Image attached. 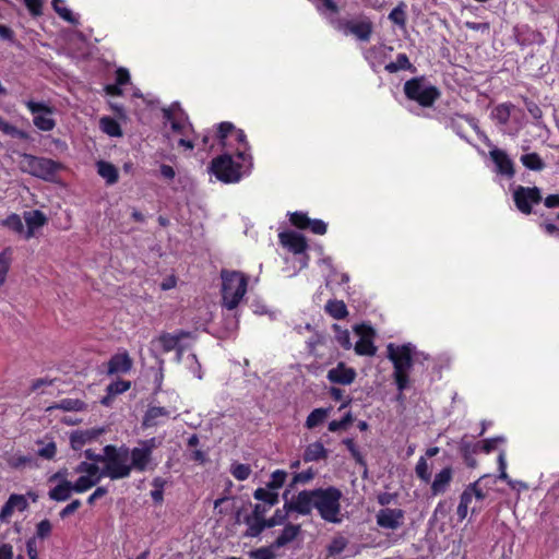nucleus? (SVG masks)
<instances>
[{
	"label": "nucleus",
	"instance_id": "24",
	"mask_svg": "<svg viewBox=\"0 0 559 559\" xmlns=\"http://www.w3.org/2000/svg\"><path fill=\"white\" fill-rule=\"evenodd\" d=\"M24 218L27 225L26 239L34 236L35 228L41 227L47 223L46 215L39 210L25 213Z\"/></svg>",
	"mask_w": 559,
	"mask_h": 559
},
{
	"label": "nucleus",
	"instance_id": "6",
	"mask_svg": "<svg viewBox=\"0 0 559 559\" xmlns=\"http://www.w3.org/2000/svg\"><path fill=\"white\" fill-rule=\"evenodd\" d=\"M404 94L407 99L416 102L421 107H431L440 98L441 92L424 75L415 76L404 83Z\"/></svg>",
	"mask_w": 559,
	"mask_h": 559
},
{
	"label": "nucleus",
	"instance_id": "53",
	"mask_svg": "<svg viewBox=\"0 0 559 559\" xmlns=\"http://www.w3.org/2000/svg\"><path fill=\"white\" fill-rule=\"evenodd\" d=\"M415 472H416L417 477L420 480H423L425 483L430 481L431 474L429 472L427 461L424 456L419 457V460L416 464V467H415Z\"/></svg>",
	"mask_w": 559,
	"mask_h": 559
},
{
	"label": "nucleus",
	"instance_id": "56",
	"mask_svg": "<svg viewBox=\"0 0 559 559\" xmlns=\"http://www.w3.org/2000/svg\"><path fill=\"white\" fill-rule=\"evenodd\" d=\"M8 501L12 506L13 510L16 509L20 512L25 511L28 507V502L23 495L12 493Z\"/></svg>",
	"mask_w": 559,
	"mask_h": 559
},
{
	"label": "nucleus",
	"instance_id": "14",
	"mask_svg": "<svg viewBox=\"0 0 559 559\" xmlns=\"http://www.w3.org/2000/svg\"><path fill=\"white\" fill-rule=\"evenodd\" d=\"M287 495L288 490H286L283 495V498L285 499L283 508L276 509L274 514L270 519H265V522L259 526L262 532L266 528H272L277 525L285 524L288 519V514L290 512H297V509H295V506L297 504V498L295 497L293 500H287Z\"/></svg>",
	"mask_w": 559,
	"mask_h": 559
},
{
	"label": "nucleus",
	"instance_id": "35",
	"mask_svg": "<svg viewBox=\"0 0 559 559\" xmlns=\"http://www.w3.org/2000/svg\"><path fill=\"white\" fill-rule=\"evenodd\" d=\"M50 408L61 409L64 412H82L86 409V404L79 399H63Z\"/></svg>",
	"mask_w": 559,
	"mask_h": 559
},
{
	"label": "nucleus",
	"instance_id": "49",
	"mask_svg": "<svg viewBox=\"0 0 559 559\" xmlns=\"http://www.w3.org/2000/svg\"><path fill=\"white\" fill-rule=\"evenodd\" d=\"M0 225L19 234L24 230L23 222L21 217L15 213L10 214L7 218H4L1 222Z\"/></svg>",
	"mask_w": 559,
	"mask_h": 559
},
{
	"label": "nucleus",
	"instance_id": "46",
	"mask_svg": "<svg viewBox=\"0 0 559 559\" xmlns=\"http://www.w3.org/2000/svg\"><path fill=\"white\" fill-rule=\"evenodd\" d=\"M353 421H354V416L350 412H348L340 420L330 421L328 429L331 432L345 430Z\"/></svg>",
	"mask_w": 559,
	"mask_h": 559
},
{
	"label": "nucleus",
	"instance_id": "5",
	"mask_svg": "<svg viewBox=\"0 0 559 559\" xmlns=\"http://www.w3.org/2000/svg\"><path fill=\"white\" fill-rule=\"evenodd\" d=\"M388 357L394 367V381L400 391L408 385V372L413 367V354L409 344L394 345L390 343L386 347Z\"/></svg>",
	"mask_w": 559,
	"mask_h": 559
},
{
	"label": "nucleus",
	"instance_id": "26",
	"mask_svg": "<svg viewBox=\"0 0 559 559\" xmlns=\"http://www.w3.org/2000/svg\"><path fill=\"white\" fill-rule=\"evenodd\" d=\"M384 70L389 73H396L401 70L415 72L416 68L409 61V58L406 53L402 52L396 56V60L393 62H389L384 66Z\"/></svg>",
	"mask_w": 559,
	"mask_h": 559
},
{
	"label": "nucleus",
	"instance_id": "47",
	"mask_svg": "<svg viewBox=\"0 0 559 559\" xmlns=\"http://www.w3.org/2000/svg\"><path fill=\"white\" fill-rule=\"evenodd\" d=\"M287 478V473L283 469H276L271 474V479L266 487L271 490H277L283 487Z\"/></svg>",
	"mask_w": 559,
	"mask_h": 559
},
{
	"label": "nucleus",
	"instance_id": "15",
	"mask_svg": "<svg viewBox=\"0 0 559 559\" xmlns=\"http://www.w3.org/2000/svg\"><path fill=\"white\" fill-rule=\"evenodd\" d=\"M405 512L402 509L384 508L376 514V521L381 528L395 531L404 523Z\"/></svg>",
	"mask_w": 559,
	"mask_h": 559
},
{
	"label": "nucleus",
	"instance_id": "34",
	"mask_svg": "<svg viewBox=\"0 0 559 559\" xmlns=\"http://www.w3.org/2000/svg\"><path fill=\"white\" fill-rule=\"evenodd\" d=\"M235 140L240 144V147L237 148L236 155L242 162H247L251 159V156L248 154L250 148L249 143L247 141V135L243 130L236 129L234 132Z\"/></svg>",
	"mask_w": 559,
	"mask_h": 559
},
{
	"label": "nucleus",
	"instance_id": "55",
	"mask_svg": "<svg viewBox=\"0 0 559 559\" xmlns=\"http://www.w3.org/2000/svg\"><path fill=\"white\" fill-rule=\"evenodd\" d=\"M274 549H276V548L272 547V544L269 547H260L255 550H252L250 552V557L253 559H274L275 558V554L273 551Z\"/></svg>",
	"mask_w": 559,
	"mask_h": 559
},
{
	"label": "nucleus",
	"instance_id": "41",
	"mask_svg": "<svg viewBox=\"0 0 559 559\" xmlns=\"http://www.w3.org/2000/svg\"><path fill=\"white\" fill-rule=\"evenodd\" d=\"M289 223L296 227L297 229L306 230L308 229L310 217L307 213L301 211H296L293 213H288Z\"/></svg>",
	"mask_w": 559,
	"mask_h": 559
},
{
	"label": "nucleus",
	"instance_id": "37",
	"mask_svg": "<svg viewBox=\"0 0 559 559\" xmlns=\"http://www.w3.org/2000/svg\"><path fill=\"white\" fill-rule=\"evenodd\" d=\"M0 131L7 135H10L12 138H16L20 140L26 141L29 139V134L26 131L16 128L15 126H13L10 122H8L7 120H4L2 117H0Z\"/></svg>",
	"mask_w": 559,
	"mask_h": 559
},
{
	"label": "nucleus",
	"instance_id": "58",
	"mask_svg": "<svg viewBox=\"0 0 559 559\" xmlns=\"http://www.w3.org/2000/svg\"><path fill=\"white\" fill-rule=\"evenodd\" d=\"M308 229L314 235H325L328 230V224L319 218H310Z\"/></svg>",
	"mask_w": 559,
	"mask_h": 559
},
{
	"label": "nucleus",
	"instance_id": "19",
	"mask_svg": "<svg viewBox=\"0 0 559 559\" xmlns=\"http://www.w3.org/2000/svg\"><path fill=\"white\" fill-rule=\"evenodd\" d=\"M191 337H193L192 332L177 330L174 333L163 332L154 343L162 348L163 353H169L178 346V342H182V340Z\"/></svg>",
	"mask_w": 559,
	"mask_h": 559
},
{
	"label": "nucleus",
	"instance_id": "29",
	"mask_svg": "<svg viewBox=\"0 0 559 559\" xmlns=\"http://www.w3.org/2000/svg\"><path fill=\"white\" fill-rule=\"evenodd\" d=\"M97 173L108 185H114L119 179L118 169L109 162L99 160L97 163Z\"/></svg>",
	"mask_w": 559,
	"mask_h": 559
},
{
	"label": "nucleus",
	"instance_id": "16",
	"mask_svg": "<svg viewBox=\"0 0 559 559\" xmlns=\"http://www.w3.org/2000/svg\"><path fill=\"white\" fill-rule=\"evenodd\" d=\"M489 156L492 163L496 166L497 174L504 176L507 178H513L515 175V167L513 160L507 154L506 151L493 146L489 151Z\"/></svg>",
	"mask_w": 559,
	"mask_h": 559
},
{
	"label": "nucleus",
	"instance_id": "33",
	"mask_svg": "<svg viewBox=\"0 0 559 559\" xmlns=\"http://www.w3.org/2000/svg\"><path fill=\"white\" fill-rule=\"evenodd\" d=\"M329 413H330V408H323V407L314 408L308 415L306 423H305V427L307 429H313V428L320 426L328 418Z\"/></svg>",
	"mask_w": 559,
	"mask_h": 559
},
{
	"label": "nucleus",
	"instance_id": "60",
	"mask_svg": "<svg viewBox=\"0 0 559 559\" xmlns=\"http://www.w3.org/2000/svg\"><path fill=\"white\" fill-rule=\"evenodd\" d=\"M10 269V257L5 251L0 253V286L5 282Z\"/></svg>",
	"mask_w": 559,
	"mask_h": 559
},
{
	"label": "nucleus",
	"instance_id": "31",
	"mask_svg": "<svg viewBox=\"0 0 559 559\" xmlns=\"http://www.w3.org/2000/svg\"><path fill=\"white\" fill-rule=\"evenodd\" d=\"M253 498L258 501L263 502L262 504H265L267 507H274L278 503L280 498L278 493L274 490L266 488L259 487L253 491Z\"/></svg>",
	"mask_w": 559,
	"mask_h": 559
},
{
	"label": "nucleus",
	"instance_id": "22",
	"mask_svg": "<svg viewBox=\"0 0 559 559\" xmlns=\"http://www.w3.org/2000/svg\"><path fill=\"white\" fill-rule=\"evenodd\" d=\"M300 532L301 526L299 524L286 523L281 534L272 543V547L278 549L286 546L287 544L294 542Z\"/></svg>",
	"mask_w": 559,
	"mask_h": 559
},
{
	"label": "nucleus",
	"instance_id": "57",
	"mask_svg": "<svg viewBox=\"0 0 559 559\" xmlns=\"http://www.w3.org/2000/svg\"><path fill=\"white\" fill-rule=\"evenodd\" d=\"M52 531V525L48 519L41 520L36 525V536L37 538L45 539L47 538Z\"/></svg>",
	"mask_w": 559,
	"mask_h": 559
},
{
	"label": "nucleus",
	"instance_id": "51",
	"mask_svg": "<svg viewBox=\"0 0 559 559\" xmlns=\"http://www.w3.org/2000/svg\"><path fill=\"white\" fill-rule=\"evenodd\" d=\"M131 386V382L122 379H118L116 381H112L107 386V393L108 395H118L127 392Z\"/></svg>",
	"mask_w": 559,
	"mask_h": 559
},
{
	"label": "nucleus",
	"instance_id": "20",
	"mask_svg": "<svg viewBox=\"0 0 559 559\" xmlns=\"http://www.w3.org/2000/svg\"><path fill=\"white\" fill-rule=\"evenodd\" d=\"M108 374L128 373L133 361L127 352L115 354L108 361Z\"/></svg>",
	"mask_w": 559,
	"mask_h": 559
},
{
	"label": "nucleus",
	"instance_id": "13",
	"mask_svg": "<svg viewBox=\"0 0 559 559\" xmlns=\"http://www.w3.org/2000/svg\"><path fill=\"white\" fill-rule=\"evenodd\" d=\"M271 507H267L262 503H255L251 514L245 516V524L247 525V531L245 536L247 537H258L262 534V530L259 526L265 522V514L270 510Z\"/></svg>",
	"mask_w": 559,
	"mask_h": 559
},
{
	"label": "nucleus",
	"instance_id": "23",
	"mask_svg": "<svg viewBox=\"0 0 559 559\" xmlns=\"http://www.w3.org/2000/svg\"><path fill=\"white\" fill-rule=\"evenodd\" d=\"M164 118L170 122L174 132L186 135L188 122L183 112L175 114L171 109H164Z\"/></svg>",
	"mask_w": 559,
	"mask_h": 559
},
{
	"label": "nucleus",
	"instance_id": "2",
	"mask_svg": "<svg viewBox=\"0 0 559 559\" xmlns=\"http://www.w3.org/2000/svg\"><path fill=\"white\" fill-rule=\"evenodd\" d=\"M222 278V305L228 310L236 309L248 288L249 278L239 271L223 270Z\"/></svg>",
	"mask_w": 559,
	"mask_h": 559
},
{
	"label": "nucleus",
	"instance_id": "30",
	"mask_svg": "<svg viewBox=\"0 0 559 559\" xmlns=\"http://www.w3.org/2000/svg\"><path fill=\"white\" fill-rule=\"evenodd\" d=\"M474 448L475 445H471V440H468L466 436L462 438L459 447L460 453L466 466L471 468H474L477 465Z\"/></svg>",
	"mask_w": 559,
	"mask_h": 559
},
{
	"label": "nucleus",
	"instance_id": "27",
	"mask_svg": "<svg viewBox=\"0 0 559 559\" xmlns=\"http://www.w3.org/2000/svg\"><path fill=\"white\" fill-rule=\"evenodd\" d=\"M73 491L72 483L70 480H62L52 489L49 490L48 496L55 501H67Z\"/></svg>",
	"mask_w": 559,
	"mask_h": 559
},
{
	"label": "nucleus",
	"instance_id": "12",
	"mask_svg": "<svg viewBox=\"0 0 559 559\" xmlns=\"http://www.w3.org/2000/svg\"><path fill=\"white\" fill-rule=\"evenodd\" d=\"M341 29L345 34L354 35L360 41H369L373 33V23L368 16L361 15L359 20L342 22Z\"/></svg>",
	"mask_w": 559,
	"mask_h": 559
},
{
	"label": "nucleus",
	"instance_id": "18",
	"mask_svg": "<svg viewBox=\"0 0 559 559\" xmlns=\"http://www.w3.org/2000/svg\"><path fill=\"white\" fill-rule=\"evenodd\" d=\"M357 377V372L353 367H348L345 362L340 361L336 367L330 369L326 379L334 384L349 385Z\"/></svg>",
	"mask_w": 559,
	"mask_h": 559
},
{
	"label": "nucleus",
	"instance_id": "39",
	"mask_svg": "<svg viewBox=\"0 0 559 559\" xmlns=\"http://www.w3.org/2000/svg\"><path fill=\"white\" fill-rule=\"evenodd\" d=\"M99 481V477L92 478L82 475L74 483H72V488L74 492L82 493L93 488Z\"/></svg>",
	"mask_w": 559,
	"mask_h": 559
},
{
	"label": "nucleus",
	"instance_id": "62",
	"mask_svg": "<svg viewBox=\"0 0 559 559\" xmlns=\"http://www.w3.org/2000/svg\"><path fill=\"white\" fill-rule=\"evenodd\" d=\"M480 479L467 485L468 490L474 497L475 502L483 501L487 497V492L480 488Z\"/></svg>",
	"mask_w": 559,
	"mask_h": 559
},
{
	"label": "nucleus",
	"instance_id": "59",
	"mask_svg": "<svg viewBox=\"0 0 559 559\" xmlns=\"http://www.w3.org/2000/svg\"><path fill=\"white\" fill-rule=\"evenodd\" d=\"M502 442H504L503 437H495V438L481 440L480 441L481 451L484 453H490L493 450H496V448L498 447L499 443H502Z\"/></svg>",
	"mask_w": 559,
	"mask_h": 559
},
{
	"label": "nucleus",
	"instance_id": "10",
	"mask_svg": "<svg viewBox=\"0 0 559 559\" xmlns=\"http://www.w3.org/2000/svg\"><path fill=\"white\" fill-rule=\"evenodd\" d=\"M155 447V439L152 438L143 442V447L129 449V459L131 472L136 471L140 473L145 472L152 461V453Z\"/></svg>",
	"mask_w": 559,
	"mask_h": 559
},
{
	"label": "nucleus",
	"instance_id": "45",
	"mask_svg": "<svg viewBox=\"0 0 559 559\" xmlns=\"http://www.w3.org/2000/svg\"><path fill=\"white\" fill-rule=\"evenodd\" d=\"M251 467L249 464L234 463L230 466V473L237 480H246L251 474Z\"/></svg>",
	"mask_w": 559,
	"mask_h": 559
},
{
	"label": "nucleus",
	"instance_id": "50",
	"mask_svg": "<svg viewBox=\"0 0 559 559\" xmlns=\"http://www.w3.org/2000/svg\"><path fill=\"white\" fill-rule=\"evenodd\" d=\"M235 130H236V128H235V126L231 122H228V121L221 122L217 126V130H216V138L219 141V143L225 145L226 144V142H225L226 139L230 134L234 135Z\"/></svg>",
	"mask_w": 559,
	"mask_h": 559
},
{
	"label": "nucleus",
	"instance_id": "61",
	"mask_svg": "<svg viewBox=\"0 0 559 559\" xmlns=\"http://www.w3.org/2000/svg\"><path fill=\"white\" fill-rule=\"evenodd\" d=\"M473 501H474V497L471 493V491L468 490V488L466 487L460 496V502L465 504L468 509H471L472 514H477L481 508L480 507L477 508L476 506L471 508V504Z\"/></svg>",
	"mask_w": 559,
	"mask_h": 559
},
{
	"label": "nucleus",
	"instance_id": "9",
	"mask_svg": "<svg viewBox=\"0 0 559 559\" xmlns=\"http://www.w3.org/2000/svg\"><path fill=\"white\" fill-rule=\"evenodd\" d=\"M513 201L522 214L530 215L533 213V206L543 201L542 190L538 187L519 186L513 191Z\"/></svg>",
	"mask_w": 559,
	"mask_h": 559
},
{
	"label": "nucleus",
	"instance_id": "8",
	"mask_svg": "<svg viewBox=\"0 0 559 559\" xmlns=\"http://www.w3.org/2000/svg\"><path fill=\"white\" fill-rule=\"evenodd\" d=\"M24 105L33 115V123L40 131H51L56 127V120L52 118L53 107L44 102L33 99L24 102Z\"/></svg>",
	"mask_w": 559,
	"mask_h": 559
},
{
	"label": "nucleus",
	"instance_id": "32",
	"mask_svg": "<svg viewBox=\"0 0 559 559\" xmlns=\"http://www.w3.org/2000/svg\"><path fill=\"white\" fill-rule=\"evenodd\" d=\"M520 160H521L522 165L525 168H527L528 170L542 171V170H544L546 168L545 162L539 156V154H537L535 152L523 154L520 157Z\"/></svg>",
	"mask_w": 559,
	"mask_h": 559
},
{
	"label": "nucleus",
	"instance_id": "28",
	"mask_svg": "<svg viewBox=\"0 0 559 559\" xmlns=\"http://www.w3.org/2000/svg\"><path fill=\"white\" fill-rule=\"evenodd\" d=\"M325 312L335 320H343L348 316V310L343 300L331 299L324 307Z\"/></svg>",
	"mask_w": 559,
	"mask_h": 559
},
{
	"label": "nucleus",
	"instance_id": "43",
	"mask_svg": "<svg viewBox=\"0 0 559 559\" xmlns=\"http://www.w3.org/2000/svg\"><path fill=\"white\" fill-rule=\"evenodd\" d=\"M511 108V104H500L496 106L495 109L492 110V116L500 124H506L510 119Z\"/></svg>",
	"mask_w": 559,
	"mask_h": 559
},
{
	"label": "nucleus",
	"instance_id": "52",
	"mask_svg": "<svg viewBox=\"0 0 559 559\" xmlns=\"http://www.w3.org/2000/svg\"><path fill=\"white\" fill-rule=\"evenodd\" d=\"M403 7L404 3H401L389 13V20L402 27L406 24V13Z\"/></svg>",
	"mask_w": 559,
	"mask_h": 559
},
{
	"label": "nucleus",
	"instance_id": "36",
	"mask_svg": "<svg viewBox=\"0 0 559 559\" xmlns=\"http://www.w3.org/2000/svg\"><path fill=\"white\" fill-rule=\"evenodd\" d=\"M388 49L389 51H392L393 50V47L389 46L386 47L385 45H379V46H372L370 47L367 51H366V60L372 66L374 67L376 63H382L383 61V58H384V53L383 51Z\"/></svg>",
	"mask_w": 559,
	"mask_h": 559
},
{
	"label": "nucleus",
	"instance_id": "25",
	"mask_svg": "<svg viewBox=\"0 0 559 559\" xmlns=\"http://www.w3.org/2000/svg\"><path fill=\"white\" fill-rule=\"evenodd\" d=\"M302 457L305 462H318L320 460H325L328 457V450L324 448L322 442L316 441L306 448Z\"/></svg>",
	"mask_w": 559,
	"mask_h": 559
},
{
	"label": "nucleus",
	"instance_id": "64",
	"mask_svg": "<svg viewBox=\"0 0 559 559\" xmlns=\"http://www.w3.org/2000/svg\"><path fill=\"white\" fill-rule=\"evenodd\" d=\"M31 15L39 16L43 14V0H23Z\"/></svg>",
	"mask_w": 559,
	"mask_h": 559
},
{
	"label": "nucleus",
	"instance_id": "21",
	"mask_svg": "<svg viewBox=\"0 0 559 559\" xmlns=\"http://www.w3.org/2000/svg\"><path fill=\"white\" fill-rule=\"evenodd\" d=\"M453 478V469L451 466L442 468L436 474L430 490L432 496L444 493Z\"/></svg>",
	"mask_w": 559,
	"mask_h": 559
},
{
	"label": "nucleus",
	"instance_id": "54",
	"mask_svg": "<svg viewBox=\"0 0 559 559\" xmlns=\"http://www.w3.org/2000/svg\"><path fill=\"white\" fill-rule=\"evenodd\" d=\"M329 394H330L331 399L336 401V402L337 401H343V403L340 406V409L346 408L352 403V397H349L348 395L345 396L344 395V390H342V389H340L337 386H331L330 390H329Z\"/></svg>",
	"mask_w": 559,
	"mask_h": 559
},
{
	"label": "nucleus",
	"instance_id": "48",
	"mask_svg": "<svg viewBox=\"0 0 559 559\" xmlns=\"http://www.w3.org/2000/svg\"><path fill=\"white\" fill-rule=\"evenodd\" d=\"M58 2H63V0H52V8L56 11V13L64 21L71 23V24H78L79 21L74 16L71 10H69L66 7L58 5Z\"/></svg>",
	"mask_w": 559,
	"mask_h": 559
},
{
	"label": "nucleus",
	"instance_id": "63",
	"mask_svg": "<svg viewBox=\"0 0 559 559\" xmlns=\"http://www.w3.org/2000/svg\"><path fill=\"white\" fill-rule=\"evenodd\" d=\"M313 477H314L313 469L312 468H308L306 471H302L300 473L295 474L294 477H293V483L290 484V486H293L295 484H307L310 480H312Z\"/></svg>",
	"mask_w": 559,
	"mask_h": 559
},
{
	"label": "nucleus",
	"instance_id": "44",
	"mask_svg": "<svg viewBox=\"0 0 559 559\" xmlns=\"http://www.w3.org/2000/svg\"><path fill=\"white\" fill-rule=\"evenodd\" d=\"M347 546V540L344 537H335L328 546V555L325 559H330L331 557H335L345 550Z\"/></svg>",
	"mask_w": 559,
	"mask_h": 559
},
{
	"label": "nucleus",
	"instance_id": "1",
	"mask_svg": "<svg viewBox=\"0 0 559 559\" xmlns=\"http://www.w3.org/2000/svg\"><path fill=\"white\" fill-rule=\"evenodd\" d=\"M343 497L342 491L334 486L326 488L305 489L298 492L296 496L297 513L301 515H309L314 508L321 519L330 523L341 522V499Z\"/></svg>",
	"mask_w": 559,
	"mask_h": 559
},
{
	"label": "nucleus",
	"instance_id": "17",
	"mask_svg": "<svg viewBox=\"0 0 559 559\" xmlns=\"http://www.w3.org/2000/svg\"><path fill=\"white\" fill-rule=\"evenodd\" d=\"M278 240L284 248L288 249L294 254H301L308 248L306 237L294 230L281 231L278 234Z\"/></svg>",
	"mask_w": 559,
	"mask_h": 559
},
{
	"label": "nucleus",
	"instance_id": "7",
	"mask_svg": "<svg viewBox=\"0 0 559 559\" xmlns=\"http://www.w3.org/2000/svg\"><path fill=\"white\" fill-rule=\"evenodd\" d=\"M210 171L224 183H236L242 178V165L235 162L229 154H222L213 158Z\"/></svg>",
	"mask_w": 559,
	"mask_h": 559
},
{
	"label": "nucleus",
	"instance_id": "38",
	"mask_svg": "<svg viewBox=\"0 0 559 559\" xmlns=\"http://www.w3.org/2000/svg\"><path fill=\"white\" fill-rule=\"evenodd\" d=\"M100 128L103 132L110 136H121L122 130L119 122L111 117H103L100 119Z\"/></svg>",
	"mask_w": 559,
	"mask_h": 559
},
{
	"label": "nucleus",
	"instance_id": "3",
	"mask_svg": "<svg viewBox=\"0 0 559 559\" xmlns=\"http://www.w3.org/2000/svg\"><path fill=\"white\" fill-rule=\"evenodd\" d=\"M104 467L102 474L111 480L128 478L131 475L129 466V448L107 444L103 449Z\"/></svg>",
	"mask_w": 559,
	"mask_h": 559
},
{
	"label": "nucleus",
	"instance_id": "40",
	"mask_svg": "<svg viewBox=\"0 0 559 559\" xmlns=\"http://www.w3.org/2000/svg\"><path fill=\"white\" fill-rule=\"evenodd\" d=\"M76 473H85V476L95 478L99 477V480L105 477V475L102 474V468L96 463H88V462H81L75 467Z\"/></svg>",
	"mask_w": 559,
	"mask_h": 559
},
{
	"label": "nucleus",
	"instance_id": "4",
	"mask_svg": "<svg viewBox=\"0 0 559 559\" xmlns=\"http://www.w3.org/2000/svg\"><path fill=\"white\" fill-rule=\"evenodd\" d=\"M20 169L33 177L45 181H55L58 173L63 169L60 162L47 157L35 156L28 153L20 154Z\"/></svg>",
	"mask_w": 559,
	"mask_h": 559
},
{
	"label": "nucleus",
	"instance_id": "42",
	"mask_svg": "<svg viewBox=\"0 0 559 559\" xmlns=\"http://www.w3.org/2000/svg\"><path fill=\"white\" fill-rule=\"evenodd\" d=\"M343 444L346 447V449L349 451L352 457L355 460V462L362 466L364 468L367 467V462L364 457V455L360 453L359 449L357 448L354 439L346 438L343 440Z\"/></svg>",
	"mask_w": 559,
	"mask_h": 559
},
{
	"label": "nucleus",
	"instance_id": "11",
	"mask_svg": "<svg viewBox=\"0 0 559 559\" xmlns=\"http://www.w3.org/2000/svg\"><path fill=\"white\" fill-rule=\"evenodd\" d=\"M355 333L359 336V340L355 344V353L359 356H374L377 347L373 338L376 336L374 329L366 323H361L355 326Z\"/></svg>",
	"mask_w": 559,
	"mask_h": 559
}]
</instances>
